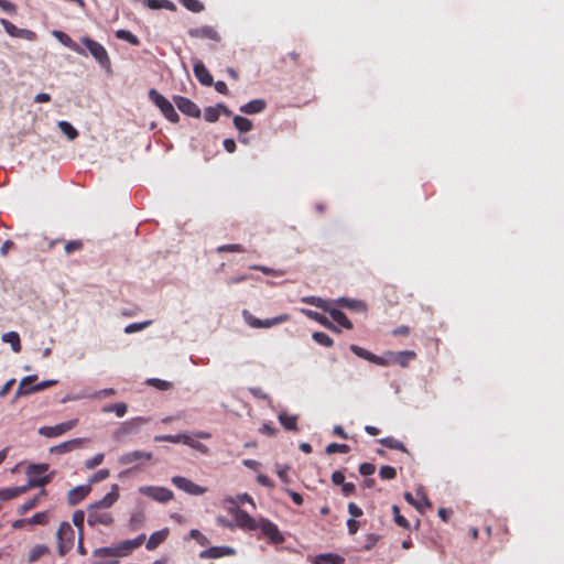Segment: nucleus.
Listing matches in <instances>:
<instances>
[{
  "mask_svg": "<svg viewBox=\"0 0 564 564\" xmlns=\"http://www.w3.org/2000/svg\"><path fill=\"white\" fill-rule=\"evenodd\" d=\"M349 446L347 444H337V443H330L326 447L327 454H334V453H348Z\"/></svg>",
  "mask_w": 564,
  "mask_h": 564,
  "instance_id": "3c124183",
  "label": "nucleus"
},
{
  "mask_svg": "<svg viewBox=\"0 0 564 564\" xmlns=\"http://www.w3.org/2000/svg\"><path fill=\"white\" fill-rule=\"evenodd\" d=\"M57 126L68 140H74L78 137V131L68 121L61 120Z\"/></svg>",
  "mask_w": 564,
  "mask_h": 564,
  "instance_id": "72a5a7b5",
  "label": "nucleus"
},
{
  "mask_svg": "<svg viewBox=\"0 0 564 564\" xmlns=\"http://www.w3.org/2000/svg\"><path fill=\"white\" fill-rule=\"evenodd\" d=\"M217 250L219 252H225V251H228V252H242L243 251V248L241 245H238V243H234V245H224V246H220L217 248Z\"/></svg>",
  "mask_w": 564,
  "mask_h": 564,
  "instance_id": "e2e57ef3",
  "label": "nucleus"
},
{
  "mask_svg": "<svg viewBox=\"0 0 564 564\" xmlns=\"http://www.w3.org/2000/svg\"><path fill=\"white\" fill-rule=\"evenodd\" d=\"M350 350L358 357L362 358V359H366L368 361H371L376 365H386V361L383 360L382 357H379V356H376L373 355L372 352L366 350L365 348L360 347V346H357V345H351L350 346Z\"/></svg>",
  "mask_w": 564,
  "mask_h": 564,
  "instance_id": "4be33fe9",
  "label": "nucleus"
},
{
  "mask_svg": "<svg viewBox=\"0 0 564 564\" xmlns=\"http://www.w3.org/2000/svg\"><path fill=\"white\" fill-rule=\"evenodd\" d=\"M173 99L180 111L183 113L195 118L200 116L198 106L191 99L182 96H175Z\"/></svg>",
  "mask_w": 564,
  "mask_h": 564,
  "instance_id": "f8f14e48",
  "label": "nucleus"
},
{
  "mask_svg": "<svg viewBox=\"0 0 564 564\" xmlns=\"http://www.w3.org/2000/svg\"><path fill=\"white\" fill-rule=\"evenodd\" d=\"M82 43L87 47L95 61L107 72L111 69V62L107 50L98 42L84 36Z\"/></svg>",
  "mask_w": 564,
  "mask_h": 564,
  "instance_id": "f03ea898",
  "label": "nucleus"
},
{
  "mask_svg": "<svg viewBox=\"0 0 564 564\" xmlns=\"http://www.w3.org/2000/svg\"><path fill=\"white\" fill-rule=\"evenodd\" d=\"M0 8L9 13L14 14L17 12V7L9 0H0Z\"/></svg>",
  "mask_w": 564,
  "mask_h": 564,
  "instance_id": "338daca9",
  "label": "nucleus"
},
{
  "mask_svg": "<svg viewBox=\"0 0 564 564\" xmlns=\"http://www.w3.org/2000/svg\"><path fill=\"white\" fill-rule=\"evenodd\" d=\"M392 512L394 516V521L398 525H400L402 528H409V522L403 516H401L400 509L398 506H395V505L392 506Z\"/></svg>",
  "mask_w": 564,
  "mask_h": 564,
  "instance_id": "5fc2aeb1",
  "label": "nucleus"
},
{
  "mask_svg": "<svg viewBox=\"0 0 564 564\" xmlns=\"http://www.w3.org/2000/svg\"><path fill=\"white\" fill-rule=\"evenodd\" d=\"M145 3L152 10L166 9L174 11L176 9L175 4L170 0H145Z\"/></svg>",
  "mask_w": 564,
  "mask_h": 564,
  "instance_id": "473e14b6",
  "label": "nucleus"
},
{
  "mask_svg": "<svg viewBox=\"0 0 564 564\" xmlns=\"http://www.w3.org/2000/svg\"><path fill=\"white\" fill-rule=\"evenodd\" d=\"M48 517L46 512H37L30 519H26L28 524L35 525V524H45L47 523Z\"/></svg>",
  "mask_w": 564,
  "mask_h": 564,
  "instance_id": "8fccbe9b",
  "label": "nucleus"
},
{
  "mask_svg": "<svg viewBox=\"0 0 564 564\" xmlns=\"http://www.w3.org/2000/svg\"><path fill=\"white\" fill-rule=\"evenodd\" d=\"M110 476V471L108 469H99L96 471L89 479L90 484L99 482L101 480L107 479Z\"/></svg>",
  "mask_w": 564,
  "mask_h": 564,
  "instance_id": "bf43d9fd",
  "label": "nucleus"
},
{
  "mask_svg": "<svg viewBox=\"0 0 564 564\" xmlns=\"http://www.w3.org/2000/svg\"><path fill=\"white\" fill-rule=\"evenodd\" d=\"M242 316L245 322L252 328H271L273 327L271 318L260 319L253 316L250 312L243 311Z\"/></svg>",
  "mask_w": 564,
  "mask_h": 564,
  "instance_id": "a211bd4d",
  "label": "nucleus"
},
{
  "mask_svg": "<svg viewBox=\"0 0 564 564\" xmlns=\"http://www.w3.org/2000/svg\"><path fill=\"white\" fill-rule=\"evenodd\" d=\"M119 499V486L117 484H113L111 486L110 491L102 497L99 501L91 505L90 507H96V509L100 508H110L113 506Z\"/></svg>",
  "mask_w": 564,
  "mask_h": 564,
  "instance_id": "dca6fc26",
  "label": "nucleus"
},
{
  "mask_svg": "<svg viewBox=\"0 0 564 564\" xmlns=\"http://www.w3.org/2000/svg\"><path fill=\"white\" fill-rule=\"evenodd\" d=\"M303 303H306V304H311V305H314L316 307H319L324 311H328L329 308V303L326 301V300H323L322 297H317V296H304L302 297L301 300Z\"/></svg>",
  "mask_w": 564,
  "mask_h": 564,
  "instance_id": "f704fd0d",
  "label": "nucleus"
},
{
  "mask_svg": "<svg viewBox=\"0 0 564 564\" xmlns=\"http://www.w3.org/2000/svg\"><path fill=\"white\" fill-rule=\"evenodd\" d=\"M171 481L176 488L192 496H202L207 491L205 487H202L183 476H174Z\"/></svg>",
  "mask_w": 564,
  "mask_h": 564,
  "instance_id": "6e6552de",
  "label": "nucleus"
},
{
  "mask_svg": "<svg viewBox=\"0 0 564 564\" xmlns=\"http://www.w3.org/2000/svg\"><path fill=\"white\" fill-rule=\"evenodd\" d=\"M381 444L388 446V447H391V448H395V449H403L404 446L401 442L399 441H394V440H391V438H382L381 441Z\"/></svg>",
  "mask_w": 564,
  "mask_h": 564,
  "instance_id": "774afa93",
  "label": "nucleus"
},
{
  "mask_svg": "<svg viewBox=\"0 0 564 564\" xmlns=\"http://www.w3.org/2000/svg\"><path fill=\"white\" fill-rule=\"evenodd\" d=\"M151 322L150 321H145V322H142V323H132V324H129L126 326L124 328V333L127 334H132V333H135V332H139V330H142L143 328H145L148 325H150Z\"/></svg>",
  "mask_w": 564,
  "mask_h": 564,
  "instance_id": "13d9d810",
  "label": "nucleus"
},
{
  "mask_svg": "<svg viewBox=\"0 0 564 564\" xmlns=\"http://www.w3.org/2000/svg\"><path fill=\"white\" fill-rule=\"evenodd\" d=\"M327 312L329 313L332 318L336 323H338L340 326H343V327H345L347 329H351L352 328L351 322L346 317V315L341 311H339V310H337V308H335L333 306H329Z\"/></svg>",
  "mask_w": 564,
  "mask_h": 564,
  "instance_id": "cd10ccee",
  "label": "nucleus"
},
{
  "mask_svg": "<svg viewBox=\"0 0 564 564\" xmlns=\"http://www.w3.org/2000/svg\"><path fill=\"white\" fill-rule=\"evenodd\" d=\"M0 23L3 26L4 31L10 36L17 37L20 28L15 26L13 23H11L10 21H8L6 19H0Z\"/></svg>",
  "mask_w": 564,
  "mask_h": 564,
  "instance_id": "603ef678",
  "label": "nucleus"
},
{
  "mask_svg": "<svg viewBox=\"0 0 564 564\" xmlns=\"http://www.w3.org/2000/svg\"><path fill=\"white\" fill-rule=\"evenodd\" d=\"M188 432L178 433V434H166V435H158L154 437L156 442H170V443H182L185 445L186 436Z\"/></svg>",
  "mask_w": 564,
  "mask_h": 564,
  "instance_id": "2f4dec72",
  "label": "nucleus"
},
{
  "mask_svg": "<svg viewBox=\"0 0 564 564\" xmlns=\"http://www.w3.org/2000/svg\"><path fill=\"white\" fill-rule=\"evenodd\" d=\"M189 35L199 39H210L219 41L220 36L218 32L212 26H202L189 31Z\"/></svg>",
  "mask_w": 564,
  "mask_h": 564,
  "instance_id": "5701e85b",
  "label": "nucleus"
},
{
  "mask_svg": "<svg viewBox=\"0 0 564 564\" xmlns=\"http://www.w3.org/2000/svg\"><path fill=\"white\" fill-rule=\"evenodd\" d=\"M230 514L234 517L237 527L245 530H257L258 521L239 508H230Z\"/></svg>",
  "mask_w": 564,
  "mask_h": 564,
  "instance_id": "1a4fd4ad",
  "label": "nucleus"
},
{
  "mask_svg": "<svg viewBox=\"0 0 564 564\" xmlns=\"http://www.w3.org/2000/svg\"><path fill=\"white\" fill-rule=\"evenodd\" d=\"M344 558L338 555L323 554L315 558L314 564H343Z\"/></svg>",
  "mask_w": 564,
  "mask_h": 564,
  "instance_id": "c9c22d12",
  "label": "nucleus"
},
{
  "mask_svg": "<svg viewBox=\"0 0 564 564\" xmlns=\"http://www.w3.org/2000/svg\"><path fill=\"white\" fill-rule=\"evenodd\" d=\"M228 502L232 503V505H239V503H242V502H247L249 503L253 509L256 508V503H254V500L252 499L251 496H249L248 494H240V495H237L235 498H228L227 499Z\"/></svg>",
  "mask_w": 564,
  "mask_h": 564,
  "instance_id": "37998d69",
  "label": "nucleus"
},
{
  "mask_svg": "<svg viewBox=\"0 0 564 564\" xmlns=\"http://www.w3.org/2000/svg\"><path fill=\"white\" fill-rule=\"evenodd\" d=\"M196 78L205 86L213 84V77L200 61H196L193 67Z\"/></svg>",
  "mask_w": 564,
  "mask_h": 564,
  "instance_id": "aec40b11",
  "label": "nucleus"
},
{
  "mask_svg": "<svg viewBox=\"0 0 564 564\" xmlns=\"http://www.w3.org/2000/svg\"><path fill=\"white\" fill-rule=\"evenodd\" d=\"M56 380H44V381H41L34 386H31V390H33V393L34 392H39V391H42L48 387H52L54 384H56Z\"/></svg>",
  "mask_w": 564,
  "mask_h": 564,
  "instance_id": "680f3d73",
  "label": "nucleus"
},
{
  "mask_svg": "<svg viewBox=\"0 0 564 564\" xmlns=\"http://www.w3.org/2000/svg\"><path fill=\"white\" fill-rule=\"evenodd\" d=\"M152 457L151 452L135 449L121 454L117 462L121 466L132 465L133 469L141 470L144 464L150 462Z\"/></svg>",
  "mask_w": 564,
  "mask_h": 564,
  "instance_id": "7ed1b4c3",
  "label": "nucleus"
},
{
  "mask_svg": "<svg viewBox=\"0 0 564 564\" xmlns=\"http://www.w3.org/2000/svg\"><path fill=\"white\" fill-rule=\"evenodd\" d=\"M104 453H97L93 457L85 460V468L88 470L94 469L95 467L99 466L104 462Z\"/></svg>",
  "mask_w": 564,
  "mask_h": 564,
  "instance_id": "a18cd8bd",
  "label": "nucleus"
},
{
  "mask_svg": "<svg viewBox=\"0 0 564 564\" xmlns=\"http://www.w3.org/2000/svg\"><path fill=\"white\" fill-rule=\"evenodd\" d=\"M279 422L286 430L295 431L297 429V416L296 415H290L285 412H281L279 414Z\"/></svg>",
  "mask_w": 564,
  "mask_h": 564,
  "instance_id": "7c9ffc66",
  "label": "nucleus"
},
{
  "mask_svg": "<svg viewBox=\"0 0 564 564\" xmlns=\"http://www.w3.org/2000/svg\"><path fill=\"white\" fill-rule=\"evenodd\" d=\"M143 521H144V514L142 511H135L130 517V525L133 529L141 527Z\"/></svg>",
  "mask_w": 564,
  "mask_h": 564,
  "instance_id": "4d7b16f0",
  "label": "nucleus"
},
{
  "mask_svg": "<svg viewBox=\"0 0 564 564\" xmlns=\"http://www.w3.org/2000/svg\"><path fill=\"white\" fill-rule=\"evenodd\" d=\"M77 423H78V420L73 419V420L56 424L54 426H41L37 432L40 435H42L44 437L55 438V437L62 436L66 432L74 429L77 425Z\"/></svg>",
  "mask_w": 564,
  "mask_h": 564,
  "instance_id": "0eeeda50",
  "label": "nucleus"
},
{
  "mask_svg": "<svg viewBox=\"0 0 564 564\" xmlns=\"http://www.w3.org/2000/svg\"><path fill=\"white\" fill-rule=\"evenodd\" d=\"M258 529L261 530V532L270 539L273 543H281L283 542L284 538L279 531L278 527L272 523L271 521L267 519H260L258 521Z\"/></svg>",
  "mask_w": 564,
  "mask_h": 564,
  "instance_id": "9b49d317",
  "label": "nucleus"
},
{
  "mask_svg": "<svg viewBox=\"0 0 564 564\" xmlns=\"http://www.w3.org/2000/svg\"><path fill=\"white\" fill-rule=\"evenodd\" d=\"M235 554V550L228 546H213L200 552L203 558H218L226 555Z\"/></svg>",
  "mask_w": 564,
  "mask_h": 564,
  "instance_id": "f3484780",
  "label": "nucleus"
},
{
  "mask_svg": "<svg viewBox=\"0 0 564 564\" xmlns=\"http://www.w3.org/2000/svg\"><path fill=\"white\" fill-rule=\"evenodd\" d=\"M84 521L85 514L82 510H77L73 513V523L78 528L79 534H83Z\"/></svg>",
  "mask_w": 564,
  "mask_h": 564,
  "instance_id": "864d4df0",
  "label": "nucleus"
},
{
  "mask_svg": "<svg viewBox=\"0 0 564 564\" xmlns=\"http://www.w3.org/2000/svg\"><path fill=\"white\" fill-rule=\"evenodd\" d=\"M3 343L10 344L14 352L21 351V340L17 332L4 333L1 337Z\"/></svg>",
  "mask_w": 564,
  "mask_h": 564,
  "instance_id": "c756f323",
  "label": "nucleus"
},
{
  "mask_svg": "<svg viewBox=\"0 0 564 564\" xmlns=\"http://www.w3.org/2000/svg\"><path fill=\"white\" fill-rule=\"evenodd\" d=\"M219 116H220L219 115V108H217V106H215V107H207L204 110V119L207 122H215V121H217Z\"/></svg>",
  "mask_w": 564,
  "mask_h": 564,
  "instance_id": "de8ad7c7",
  "label": "nucleus"
},
{
  "mask_svg": "<svg viewBox=\"0 0 564 564\" xmlns=\"http://www.w3.org/2000/svg\"><path fill=\"white\" fill-rule=\"evenodd\" d=\"M104 412H115V414L118 416V417H122L124 416V414L127 413V404L126 403H122V402H119V403H115L112 405H108V406H105L102 409Z\"/></svg>",
  "mask_w": 564,
  "mask_h": 564,
  "instance_id": "ea45409f",
  "label": "nucleus"
},
{
  "mask_svg": "<svg viewBox=\"0 0 564 564\" xmlns=\"http://www.w3.org/2000/svg\"><path fill=\"white\" fill-rule=\"evenodd\" d=\"M187 10L192 12H200L204 10V6L199 0H178Z\"/></svg>",
  "mask_w": 564,
  "mask_h": 564,
  "instance_id": "49530a36",
  "label": "nucleus"
},
{
  "mask_svg": "<svg viewBox=\"0 0 564 564\" xmlns=\"http://www.w3.org/2000/svg\"><path fill=\"white\" fill-rule=\"evenodd\" d=\"M47 470V464H33L29 466L26 470V475L29 477V486L39 487L48 482L50 478L46 476Z\"/></svg>",
  "mask_w": 564,
  "mask_h": 564,
  "instance_id": "423d86ee",
  "label": "nucleus"
},
{
  "mask_svg": "<svg viewBox=\"0 0 564 564\" xmlns=\"http://www.w3.org/2000/svg\"><path fill=\"white\" fill-rule=\"evenodd\" d=\"M145 535L140 534L135 539L132 540H124L120 543H118L117 550H118V557L128 556L133 550L138 549L144 541Z\"/></svg>",
  "mask_w": 564,
  "mask_h": 564,
  "instance_id": "4468645a",
  "label": "nucleus"
},
{
  "mask_svg": "<svg viewBox=\"0 0 564 564\" xmlns=\"http://www.w3.org/2000/svg\"><path fill=\"white\" fill-rule=\"evenodd\" d=\"M265 108L263 99L251 100L240 107V111L247 115L259 113Z\"/></svg>",
  "mask_w": 564,
  "mask_h": 564,
  "instance_id": "393cba45",
  "label": "nucleus"
},
{
  "mask_svg": "<svg viewBox=\"0 0 564 564\" xmlns=\"http://www.w3.org/2000/svg\"><path fill=\"white\" fill-rule=\"evenodd\" d=\"M138 491L160 503H165L174 497L172 490L161 486H141Z\"/></svg>",
  "mask_w": 564,
  "mask_h": 564,
  "instance_id": "39448f33",
  "label": "nucleus"
},
{
  "mask_svg": "<svg viewBox=\"0 0 564 564\" xmlns=\"http://www.w3.org/2000/svg\"><path fill=\"white\" fill-rule=\"evenodd\" d=\"M17 37L32 42L36 40V34L28 29H19Z\"/></svg>",
  "mask_w": 564,
  "mask_h": 564,
  "instance_id": "052dcab7",
  "label": "nucleus"
},
{
  "mask_svg": "<svg viewBox=\"0 0 564 564\" xmlns=\"http://www.w3.org/2000/svg\"><path fill=\"white\" fill-rule=\"evenodd\" d=\"M379 475L382 479H393L397 475L395 468L392 466H382L379 470Z\"/></svg>",
  "mask_w": 564,
  "mask_h": 564,
  "instance_id": "6e6d98bb",
  "label": "nucleus"
},
{
  "mask_svg": "<svg viewBox=\"0 0 564 564\" xmlns=\"http://www.w3.org/2000/svg\"><path fill=\"white\" fill-rule=\"evenodd\" d=\"M301 313H303L305 316H307L308 318L319 323L321 325H323L324 327L328 328V329H332V330H338L330 322L329 319L322 315L321 313L318 312H315V311H312V310H306V308H302L301 310Z\"/></svg>",
  "mask_w": 564,
  "mask_h": 564,
  "instance_id": "b1692460",
  "label": "nucleus"
},
{
  "mask_svg": "<svg viewBox=\"0 0 564 564\" xmlns=\"http://www.w3.org/2000/svg\"><path fill=\"white\" fill-rule=\"evenodd\" d=\"M376 470V467L373 464H370V463H362L360 466H359V473L362 475V476H370L375 473Z\"/></svg>",
  "mask_w": 564,
  "mask_h": 564,
  "instance_id": "0e129e2a",
  "label": "nucleus"
},
{
  "mask_svg": "<svg viewBox=\"0 0 564 564\" xmlns=\"http://www.w3.org/2000/svg\"><path fill=\"white\" fill-rule=\"evenodd\" d=\"M415 495H416V497L414 498L415 499L414 508L419 512H424L425 509L431 507L430 500H429L427 496L425 495L422 487L416 489Z\"/></svg>",
  "mask_w": 564,
  "mask_h": 564,
  "instance_id": "c85d7f7f",
  "label": "nucleus"
},
{
  "mask_svg": "<svg viewBox=\"0 0 564 564\" xmlns=\"http://www.w3.org/2000/svg\"><path fill=\"white\" fill-rule=\"evenodd\" d=\"M24 491V488H7L0 489V500L6 501L10 500Z\"/></svg>",
  "mask_w": 564,
  "mask_h": 564,
  "instance_id": "a19ab883",
  "label": "nucleus"
},
{
  "mask_svg": "<svg viewBox=\"0 0 564 564\" xmlns=\"http://www.w3.org/2000/svg\"><path fill=\"white\" fill-rule=\"evenodd\" d=\"M149 98L161 110V112L167 120H170L171 122L178 121V113L174 109L172 102L167 100L163 95H161L158 90L151 89L149 91Z\"/></svg>",
  "mask_w": 564,
  "mask_h": 564,
  "instance_id": "20e7f679",
  "label": "nucleus"
},
{
  "mask_svg": "<svg viewBox=\"0 0 564 564\" xmlns=\"http://www.w3.org/2000/svg\"><path fill=\"white\" fill-rule=\"evenodd\" d=\"M52 35L64 46L70 48L77 54L84 55L85 52L80 48L66 33L62 31H53Z\"/></svg>",
  "mask_w": 564,
  "mask_h": 564,
  "instance_id": "412c9836",
  "label": "nucleus"
},
{
  "mask_svg": "<svg viewBox=\"0 0 564 564\" xmlns=\"http://www.w3.org/2000/svg\"><path fill=\"white\" fill-rule=\"evenodd\" d=\"M90 491L89 485L77 486L68 491L67 499L74 506L82 501Z\"/></svg>",
  "mask_w": 564,
  "mask_h": 564,
  "instance_id": "6ab92c4d",
  "label": "nucleus"
},
{
  "mask_svg": "<svg viewBox=\"0 0 564 564\" xmlns=\"http://www.w3.org/2000/svg\"><path fill=\"white\" fill-rule=\"evenodd\" d=\"M234 124L240 132H248L252 129V122L248 118L241 116L234 117Z\"/></svg>",
  "mask_w": 564,
  "mask_h": 564,
  "instance_id": "e433bc0d",
  "label": "nucleus"
},
{
  "mask_svg": "<svg viewBox=\"0 0 564 564\" xmlns=\"http://www.w3.org/2000/svg\"><path fill=\"white\" fill-rule=\"evenodd\" d=\"M336 302L338 304H340L343 306H346L348 308H351V310L365 311V308H366L362 302L356 301V300H349V299H346V297H340Z\"/></svg>",
  "mask_w": 564,
  "mask_h": 564,
  "instance_id": "58836bf2",
  "label": "nucleus"
},
{
  "mask_svg": "<svg viewBox=\"0 0 564 564\" xmlns=\"http://www.w3.org/2000/svg\"><path fill=\"white\" fill-rule=\"evenodd\" d=\"M95 557H104V556H111V557H118V550L117 546H109V547H99L94 551Z\"/></svg>",
  "mask_w": 564,
  "mask_h": 564,
  "instance_id": "79ce46f5",
  "label": "nucleus"
},
{
  "mask_svg": "<svg viewBox=\"0 0 564 564\" xmlns=\"http://www.w3.org/2000/svg\"><path fill=\"white\" fill-rule=\"evenodd\" d=\"M57 539V551L61 556H64L68 553L73 546L75 541V531L70 523L62 522L56 532Z\"/></svg>",
  "mask_w": 564,
  "mask_h": 564,
  "instance_id": "f257e3e1",
  "label": "nucleus"
},
{
  "mask_svg": "<svg viewBox=\"0 0 564 564\" xmlns=\"http://www.w3.org/2000/svg\"><path fill=\"white\" fill-rule=\"evenodd\" d=\"M169 530L163 529L160 531H156L150 535V538L147 541V549L148 550H154L156 549L167 536Z\"/></svg>",
  "mask_w": 564,
  "mask_h": 564,
  "instance_id": "bb28decb",
  "label": "nucleus"
},
{
  "mask_svg": "<svg viewBox=\"0 0 564 564\" xmlns=\"http://www.w3.org/2000/svg\"><path fill=\"white\" fill-rule=\"evenodd\" d=\"M87 521L89 525H110L113 522V518L109 512H100L96 507H89Z\"/></svg>",
  "mask_w": 564,
  "mask_h": 564,
  "instance_id": "ddd939ff",
  "label": "nucleus"
},
{
  "mask_svg": "<svg viewBox=\"0 0 564 564\" xmlns=\"http://www.w3.org/2000/svg\"><path fill=\"white\" fill-rule=\"evenodd\" d=\"M415 357V354L413 351H401L398 354V356L395 357V361L402 366V367H405L408 366V362L413 359Z\"/></svg>",
  "mask_w": 564,
  "mask_h": 564,
  "instance_id": "09e8293b",
  "label": "nucleus"
},
{
  "mask_svg": "<svg viewBox=\"0 0 564 564\" xmlns=\"http://www.w3.org/2000/svg\"><path fill=\"white\" fill-rule=\"evenodd\" d=\"M50 553V547L45 544H36L33 545L28 554V561L30 563H34L39 561L41 557L47 555Z\"/></svg>",
  "mask_w": 564,
  "mask_h": 564,
  "instance_id": "a878e982",
  "label": "nucleus"
},
{
  "mask_svg": "<svg viewBox=\"0 0 564 564\" xmlns=\"http://www.w3.org/2000/svg\"><path fill=\"white\" fill-rule=\"evenodd\" d=\"M115 393H116V391L112 388H108V389H102V390H99V391H95L89 397L90 398H96V399H101V398L113 395Z\"/></svg>",
  "mask_w": 564,
  "mask_h": 564,
  "instance_id": "69168bd1",
  "label": "nucleus"
},
{
  "mask_svg": "<svg viewBox=\"0 0 564 564\" xmlns=\"http://www.w3.org/2000/svg\"><path fill=\"white\" fill-rule=\"evenodd\" d=\"M116 36L119 40L127 41V42H129L132 45H139L140 44L139 39L134 34H132L130 31L124 30V29L118 30L116 32Z\"/></svg>",
  "mask_w": 564,
  "mask_h": 564,
  "instance_id": "4c0bfd02",
  "label": "nucleus"
},
{
  "mask_svg": "<svg viewBox=\"0 0 564 564\" xmlns=\"http://www.w3.org/2000/svg\"><path fill=\"white\" fill-rule=\"evenodd\" d=\"M312 338L319 345L325 347H330L333 345V339L325 333L315 332L312 335Z\"/></svg>",
  "mask_w": 564,
  "mask_h": 564,
  "instance_id": "c03bdc74",
  "label": "nucleus"
},
{
  "mask_svg": "<svg viewBox=\"0 0 564 564\" xmlns=\"http://www.w3.org/2000/svg\"><path fill=\"white\" fill-rule=\"evenodd\" d=\"M212 435L210 433L208 432H204V431H199V432H193V433H187V436H186V442H185V445L192 447L193 449H196L197 452L202 453V454H208V447L206 445H204L203 443H200L198 440L199 438H204V440H207V438H210Z\"/></svg>",
  "mask_w": 564,
  "mask_h": 564,
  "instance_id": "9d476101",
  "label": "nucleus"
},
{
  "mask_svg": "<svg viewBox=\"0 0 564 564\" xmlns=\"http://www.w3.org/2000/svg\"><path fill=\"white\" fill-rule=\"evenodd\" d=\"M88 440L84 437L73 438L66 442H63L58 445L52 446L50 448V453L52 454H64L67 452H72L82 447Z\"/></svg>",
  "mask_w": 564,
  "mask_h": 564,
  "instance_id": "2eb2a0df",
  "label": "nucleus"
}]
</instances>
